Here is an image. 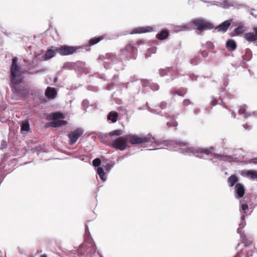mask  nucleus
<instances>
[{"instance_id": "f257e3e1", "label": "nucleus", "mask_w": 257, "mask_h": 257, "mask_svg": "<svg viewBox=\"0 0 257 257\" xmlns=\"http://www.w3.org/2000/svg\"><path fill=\"white\" fill-rule=\"evenodd\" d=\"M137 55V49L130 43L124 48L120 50L119 58L112 53H106L100 55L97 60L105 69H113L119 71L124 69L123 61L136 59Z\"/></svg>"}, {"instance_id": "f03ea898", "label": "nucleus", "mask_w": 257, "mask_h": 257, "mask_svg": "<svg viewBox=\"0 0 257 257\" xmlns=\"http://www.w3.org/2000/svg\"><path fill=\"white\" fill-rule=\"evenodd\" d=\"M17 62L18 58H13L11 67L12 90L17 97L25 98L29 94V89L23 83V79L19 74L20 70Z\"/></svg>"}, {"instance_id": "7ed1b4c3", "label": "nucleus", "mask_w": 257, "mask_h": 257, "mask_svg": "<svg viewBox=\"0 0 257 257\" xmlns=\"http://www.w3.org/2000/svg\"><path fill=\"white\" fill-rule=\"evenodd\" d=\"M119 85L121 88L125 89L131 88L133 89L134 87H136L135 92H139L141 86L143 87H150L153 91H157L159 89V86L158 84L152 82L148 80L138 79L135 75L131 76L127 82L120 83Z\"/></svg>"}, {"instance_id": "20e7f679", "label": "nucleus", "mask_w": 257, "mask_h": 257, "mask_svg": "<svg viewBox=\"0 0 257 257\" xmlns=\"http://www.w3.org/2000/svg\"><path fill=\"white\" fill-rule=\"evenodd\" d=\"M176 144L179 147V152L186 155H194L201 159H206L202 154H208L210 153V150L208 149L190 147L187 143L179 142Z\"/></svg>"}, {"instance_id": "39448f33", "label": "nucleus", "mask_w": 257, "mask_h": 257, "mask_svg": "<svg viewBox=\"0 0 257 257\" xmlns=\"http://www.w3.org/2000/svg\"><path fill=\"white\" fill-rule=\"evenodd\" d=\"M128 141L132 145L147 144V147L156 143L155 139L150 134L147 135H129L127 136Z\"/></svg>"}, {"instance_id": "423d86ee", "label": "nucleus", "mask_w": 257, "mask_h": 257, "mask_svg": "<svg viewBox=\"0 0 257 257\" xmlns=\"http://www.w3.org/2000/svg\"><path fill=\"white\" fill-rule=\"evenodd\" d=\"M78 252L81 254L86 255V257H94L95 255V245L94 244L92 240L90 239L82 243L79 246Z\"/></svg>"}, {"instance_id": "0eeeda50", "label": "nucleus", "mask_w": 257, "mask_h": 257, "mask_svg": "<svg viewBox=\"0 0 257 257\" xmlns=\"http://www.w3.org/2000/svg\"><path fill=\"white\" fill-rule=\"evenodd\" d=\"M192 24L197 27L198 33L202 34L203 30H211L214 28L213 25L204 19H196L193 20Z\"/></svg>"}, {"instance_id": "6e6552de", "label": "nucleus", "mask_w": 257, "mask_h": 257, "mask_svg": "<svg viewBox=\"0 0 257 257\" xmlns=\"http://www.w3.org/2000/svg\"><path fill=\"white\" fill-rule=\"evenodd\" d=\"M127 141L128 140L126 136L125 138L120 137L112 141L110 146L120 151H123L127 147Z\"/></svg>"}, {"instance_id": "1a4fd4ad", "label": "nucleus", "mask_w": 257, "mask_h": 257, "mask_svg": "<svg viewBox=\"0 0 257 257\" xmlns=\"http://www.w3.org/2000/svg\"><path fill=\"white\" fill-rule=\"evenodd\" d=\"M225 89L224 88L221 87L219 90V97L212 95L211 97V105L212 106H215L217 104H220L222 105L223 107L225 108L226 109H228V107L223 102V98H222V93L225 92Z\"/></svg>"}, {"instance_id": "9d476101", "label": "nucleus", "mask_w": 257, "mask_h": 257, "mask_svg": "<svg viewBox=\"0 0 257 257\" xmlns=\"http://www.w3.org/2000/svg\"><path fill=\"white\" fill-rule=\"evenodd\" d=\"M78 48L77 47L63 45L56 49V51L62 56H66L72 54L76 52Z\"/></svg>"}, {"instance_id": "9b49d317", "label": "nucleus", "mask_w": 257, "mask_h": 257, "mask_svg": "<svg viewBox=\"0 0 257 257\" xmlns=\"http://www.w3.org/2000/svg\"><path fill=\"white\" fill-rule=\"evenodd\" d=\"M83 131L81 128H77L75 131L71 132L68 135V138L70 139L69 145H74L77 141L78 138L82 135Z\"/></svg>"}, {"instance_id": "f8f14e48", "label": "nucleus", "mask_w": 257, "mask_h": 257, "mask_svg": "<svg viewBox=\"0 0 257 257\" xmlns=\"http://www.w3.org/2000/svg\"><path fill=\"white\" fill-rule=\"evenodd\" d=\"M159 74L161 77H163L166 75H168L169 74H171L172 72L175 73L176 74V77L172 75L171 76V80H173L175 78L178 77L181 75L177 71V69L176 68L173 67H166L164 69H160L159 70Z\"/></svg>"}, {"instance_id": "ddd939ff", "label": "nucleus", "mask_w": 257, "mask_h": 257, "mask_svg": "<svg viewBox=\"0 0 257 257\" xmlns=\"http://www.w3.org/2000/svg\"><path fill=\"white\" fill-rule=\"evenodd\" d=\"M253 32L246 33L244 34V38L249 42H253L257 46V27L253 28Z\"/></svg>"}, {"instance_id": "4468645a", "label": "nucleus", "mask_w": 257, "mask_h": 257, "mask_svg": "<svg viewBox=\"0 0 257 257\" xmlns=\"http://www.w3.org/2000/svg\"><path fill=\"white\" fill-rule=\"evenodd\" d=\"M235 197L236 199L242 197L244 194L245 190L243 185L238 183L235 185Z\"/></svg>"}, {"instance_id": "2eb2a0df", "label": "nucleus", "mask_w": 257, "mask_h": 257, "mask_svg": "<svg viewBox=\"0 0 257 257\" xmlns=\"http://www.w3.org/2000/svg\"><path fill=\"white\" fill-rule=\"evenodd\" d=\"M154 31V29L152 27L147 26L144 27H138L134 28L132 32L130 33L131 34H141L144 33L151 32Z\"/></svg>"}, {"instance_id": "dca6fc26", "label": "nucleus", "mask_w": 257, "mask_h": 257, "mask_svg": "<svg viewBox=\"0 0 257 257\" xmlns=\"http://www.w3.org/2000/svg\"><path fill=\"white\" fill-rule=\"evenodd\" d=\"M0 109H3L4 111H1L0 112V120L2 122H6L9 119V117L5 114L6 107L4 105L3 98L1 95H0Z\"/></svg>"}, {"instance_id": "f3484780", "label": "nucleus", "mask_w": 257, "mask_h": 257, "mask_svg": "<svg viewBox=\"0 0 257 257\" xmlns=\"http://www.w3.org/2000/svg\"><path fill=\"white\" fill-rule=\"evenodd\" d=\"M57 95V91L55 88L48 87L45 91V95L49 99L54 98Z\"/></svg>"}, {"instance_id": "a211bd4d", "label": "nucleus", "mask_w": 257, "mask_h": 257, "mask_svg": "<svg viewBox=\"0 0 257 257\" xmlns=\"http://www.w3.org/2000/svg\"><path fill=\"white\" fill-rule=\"evenodd\" d=\"M230 25L231 23L229 21L227 20L222 22L218 26L216 27L215 29H218V31L225 32Z\"/></svg>"}, {"instance_id": "6ab92c4d", "label": "nucleus", "mask_w": 257, "mask_h": 257, "mask_svg": "<svg viewBox=\"0 0 257 257\" xmlns=\"http://www.w3.org/2000/svg\"><path fill=\"white\" fill-rule=\"evenodd\" d=\"M220 4H218V7L225 9H228L234 6L233 2L230 0H222L220 2Z\"/></svg>"}, {"instance_id": "aec40b11", "label": "nucleus", "mask_w": 257, "mask_h": 257, "mask_svg": "<svg viewBox=\"0 0 257 257\" xmlns=\"http://www.w3.org/2000/svg\"><path fill=\"white\" fill-rule=\"evenodd\" d=\"M236 43L232 39H229L226 43V47L228 50L234 51L236 48Z\"/></svg>"}, {"instance_id": "412c9836", "label": "nucleus", "mask_w": 257, "mask_h": 257, "mask_svg": "<svg viewBox=\"0 0 257 257\" xmlns=\"http://www.w3.org/2000/svg\"><path fill=\"white\" fill-rule=\"evenodd\" d=\"M67 121L64 120H54L51 122V126L53 127H58L67 124Z\"/></svg>"}, {"instance_id": "4be33fe9", "label": "nucleus", "mask_w": 257, "mask_h": 257, "mask_svg": "<svg viewBox=\"0 0 257 257\" xmlns=\"http://www.w3.org/2000/svg\"><path fill=\"white\" fill-rule=\"evenodd\" d=\"M252 58V52L249 49H246L242 56V60L244 62L249 61Z\"/></svg>"}, {"instance_id": "5701e85b", "label": "nucleus", "mask_w": 257, "mask_h": 257, "mask_svg": "<svg viewBox=\"0 0 257 257\" xmlns=\"http://www.w3.org/2000/svg\"><path fill=\"white\" fill-rule=\"evenodd\" d=\"M118 113L115 111H110L107 116L108 120H110L112 122L114 123L117 120Z\"/></svg>"}, {"instance_id": "b1692460", "label": "nucleus", "mask_w": 257, "mask_h": 257, "mask_svg": "<svg viewBox=\"0 0 257 257\" xmlns=\"http://www.w3.org/2000/svg\"><path fill=\"white\" fill-rule=\"evenodd\" d=\"M169 36V33L167 30H162L160 33H158L156 37L160 40L166 39Z\"/></svg>"}, {"instance_id": "393cba45", "label": "nucleus", "mask_w": 257, "mask_h": 257, "mask_svg": "<svg viewBox=\"0 0 257 257\" xmlns=\"http://www.w3.org/2000/svg\"><path fill=\"white\" fill-rule=\"evenodd\" d=\"M227 181L230 187H233L238 181V178L236 176L233 175L230 176L227 179Z\"/></svg>"}, {"instance_id": "a878e982", "label": "nucleus", "mask_w": 257, "mask_h": 257, "mask_svg": "<svg viewBox=\"0 0 257 257\" xmlns=\"http://www.w3.org/2000/svg\"><path fill=\"white\" fill-rule=\"evenodd\" d=\"M167 117L170 119L169 121L167 122V125L169 127H176L178 123L175 120V118L174 116H171V115H167L166 116Z\"/></svg>"}, {"instance_id": "bb28decb", "label": "nucleus", "mask_w": 257, "mask_h": 257, "mask_svg": "<svg viewBox=\"0 0 257 257\" xmlns=\"http://www.w3.org/2000/svg\"><path fill=\"white\" fill-rule=\"evenodd\" d=\"M237 232L238 234H240V237L242 238L244 245L246 246L248 245L249 244V241L247 239L246 236L244 235L243 230H242L239 228H238Z\"/></svg>"}, {"instance_id": "cd10ccee", "label": "nucleus", "mask_w": 257, "mask_h": 257, "mask_svg": "<svg viewBox=\"0 0 257 257\" xmlns=\"http://www.w3.org/2000/svg\"><path fill=\"white\" fill-rule=\"evenodd\" d=\"M30 130V124L27 120L22 121L21 125V132H28Z\"/></svg>"}, {"instance_id": "c85d7f7f", "label": "nucleus", "mask_w": 257, "mask_h": 257, "mask_svg": "<svg viewBox=\"0 0 257 257\" xmlns=\"http://www.w3.org/2000/svg\"><path fill=\"white\" fill-rule=\"evenodd\" d=\"M55 51H56V50H48L44 55V60H47L53 57L55 55Z\"/></svg>"}, {"instance_id": "c756f323", "label": "nucleus", "mask_w": 257, "mask_h": 257, "mask_svg": "<svg viewBox=\"0 0 257 257\" xmlns=\"http://www.w3.org/2000/svg\"><path fill=\"white\" fill-rule=\"evenodd\" d=\"M119 76L118 74H115L114 75L113 78H112V82L111 84H109L107 86V89L108 90H111L113 88L114 85H116L117 84H115V82H116V80H118Z\"/></svg>"}, {"instance_id": "7c9ffc66", "label": "nucleus", "mask_w": 257, "mask_h": 257, "mask_svg": "<svg viewBox=\"0 0 257 257\" xmlns=\"http://www.w3.org/2000/svg\"><path fill=\"white\" fill-rule=\"evenodd\" d=\"M97 173L99 175L100 179L103 181H105L106 180V178L105 177V173L102 167H98L97 169Z\"/></svg>"}, {"instance_id": "2f4dec72", "label": "nucleus", "mask_w": 257, "mask_h": 257, "mask_svg": "<svg viewBox=\"0 0 257 257\" xmlns=\"http://www.w3.org/2000/svg\"><path fill=\"white\" fill-rule=\"evenodd\" d=\"M122 134V131L121 130H117L112 131L108 134L104 135V138H107L108 136H119Z\"/></svg>"}, {"instance_id": "473e14b6", "label": "nucleus", "mask_w": 257, "mask_h": 257, "mask_svg": "<svg viewBox=\"0 0 257 257\" xmlns=\"http://www.w3.org/2000/svg\"><path fill=\"white\" fill-rule=\"evenodd\" d=\"M246 175L247 177L252 180H257V172L254 171H247Z\"/></svg>"}, {"instance_id": "72a5a7b5", "label": "nucleus", "mask_w": 257, "mask_h": 257, "mask_svg": "<svg viewBox=\"0 0 257 257\" xmlns=\"http://www.w3.org/2000/svg\"><path fill=\"white\" fill-rule=\"evenodd\" d=\"M156 51H157V48L156 47H151L150 48H149L146 54H145V57L146 58H149L150 57H151L152 54H155L156 53Z\"/></svg>"}, {"instance_id": "f704fd0d", "label": "nucleus", "mask_w": 257, "mask_h": 257, "mask_svg": "<svg viewBox=\"0 0 257 257\" xmlns=\"http://www.w3.org/2000/svg\"><path fill=\"white\" fill-rule=\"evenodd\" d=\"M103 39V38L102 37H94L93 38H91L89 41V46H92L93 45H95L98 43L99 41H100L101 40Z\"/></svg>"}, {"instance_id": "c9c22d12", "label": "nucleus", "mask_w": 257, "mask_h": 257, "mask_svg": "<svg viewBox=\"0 0 257 257\" xmlns=\"http://www.w3.org/2000/svg\"><path fill=\"white\" fill-rule=\"evenodd\" d=\"M240 211L241 212L242 214H244L245 215L246 210L248 209V206L247 204H242V201H240Z\"/></svg>"}, {"instance_id": "e433bc0d", "label": "nucleus", "mask_w": 257, "mask_h": 257, "mask_svg": "<svg viewBox=\"0 0 257 257\" xmlns=\"http://www.w3.org/2000/svg\"><path fill=\"white\" fill-rule=\"evenodd\" d=\"M220 160L223 161H228L231 162L233 161V158L232 156L229 155H221Z\"/></svg>"}, {"instance_id": "4c0bfd02", "label": "nucleus", "mask_w": 257, "mask_h": 257, "mask_svg": "<svg viewBox=\"0 0 257 257\" xmlns=\"http://www.w3.org/2000/svg\"><path fill=\"white\" fill-rule=\"evenodd\" d=\"M189 29V25H184L180 26H177L176 27V31L177 32L186 31Z\"/></svg>"}, {"instance_id": "58836bf2", "label": "nucleus", "mask_w": 257, "mask_h": 257, "mask_svg": "<svg viewBox=\"0 0 257 257\" xmlns=\"http://www.w3.org/2000/svg\"><path fill=\"white\" fill-rule=\"evenodd\" d=\"M245 27L243 26H239L235 29L234 32L237 35L242 33L245 31Z\"/></svg>"}, {"instance_id": "ea45409f", "label": "nucleus", "mask_w": 257, "mask_h": 257, "mask_svg": "<svg viewBox=\"0 0 257 257\" xmlns=\"http://www.w3.org/2000/svg\"><path fill=\"white\" fill-rule=\"evenodd\" d=\"M200 62V59L199 56H195L190 60L191 64L196 65Z\"/></svg>"}, {"instance_id": "a19ab883", "label": "nucleus", "mask_w": 257, "mask_h": 257, "mask_svg": "<svg viewBox=\"0 0 257 257\" xmlns=\"http://www.w3.org/2000/svg\"><path fill=\"white\" fill-rule=\"evenodd\" d=\"M114 165H115V163L112 162L111 164L107 163V164H106L105 165H104L103 164L102 166L103 167H104L105 168L106 171L107 172H109L111 170V169L113 168V167L114 166Z\"/></svg>"}, {"instance_id": "79ce46f5", "label": "nucleus", "mask_w": 257, "mask_h": 257, "mask_svg": "<svg viewBox=\"0 0 257 257\" xmlns=\"http://www.w3.org/2000/svg\"><path fill=\"white\" fill-rule=\"evenodd\" d=\"M245 215L244 214L242 215V216H241V221L239 224V228L240 229H241L242 230V229L241 228L244 227L246 225V223L245 221Z\"/></svg>"}, {"instance_id": "37998d69", "label": "nucleus", "mask_w": 257, "mask_h": 257, "mask_svg": "<svg viewBox=\"0 0 257 257\" xmlns=\"http://www.w3.org/2000/svg\"><path fill=\"white\" fill-rule=\"evenodd\" d=\"M53 116L54 118L55 119L54 120H56V119L58 118L63 119L64 118V114L60 112H57L54 113Z\"/></svg>"}, {"instance_id": "c03bdc74", "label": "nucleus", "mask_w": 257, "mask_h": 257, "mask_svg": "<svg viewBox=\"0 0 257 257\" xmlns=\"http://www.w3.org/2000/svg\"><path fill=\"white\" fill-rule=\"evenodd\" d=\"M247 106L245 104L240 106L238 110V113L240 114H245Z\"/></svg>"}, {"instance_id": "a18cd8bd", "label": "nucleus", "mask_w": 257, "mask_h": 257, "mask_svg": "<svg viewBox=\"0 0 257 257\" xmlns=\"http://www.w3.org/2000/svg\"><path fill=\"white\" fill-rule=\"evenodd\" d=\"M73 67V64L70 62H66L64 64L63 68L65 69H71Z\"/></svg>"}, {"instance_id": "49530a36", "label": "nucleus", "mask_w": 257, "mask_h": 257, "mask_svg": "<svg viewBox=\"0 0 257 257\" xmlns=\"http://www.w3.org/2000/svg\"><path fill=\"white\" fill-rule=\"evenodd\" d=\"M101 163V162L99 158H96V159H94L92 161V164L95 167H99V166L100 165Z\"/></svg>"}, {"instance_id": "de8ad7c7", "label": "nucleus", "mask_w": 257, "mask_h": 257, "mask_svg": "<svg viewBox=\"0 0 257 257\" xmlns=\"http://www.w3.org/2000/svg\"><path fill=\"white\" fill-rule=\"evenodd\" d=\"M201 1L202 2H203L204 3H208L209 4L207 5L208 7H209L210 6H216L218 7V4H220V2L212 1L211 2H207V1H205L204 0H201Z\"/></svg>"}, {"instance_id": "09e8293b", "label": "nucleus", "mask_w": 257, "mask_h": 257, "mask_svg": "<svg viewBox=\"0 0 257 257\" xmlns=\"http://www.w3.org/2000/svg\"><path fill=\"white\" fill-rule=\"evenodd\" d=\"M205 155L210 156L216 159H219L220 160L221 155L215 153H212L210 151V153L208 154H205Z\"/></svg>"}, {"instance_id": "8fccbe9b", "label": "nucleus", "mask_w": 257, "mask_h": 257, "mask_svg": "<svg viewBox=\"0 0 257 257\" xmlns=\"http://www.w3.org/2000/svg\"><path fill=\"white\" fill-rule=\"evenodd\" d=\"M89 105V102L87 100H84L82 102V107L84 109H86Z\"/></svg>"}, {"instance_id": "3c124183", "label": "nucleus", "mask_w": 257, "mask_h": 257, "mask_svg": "<svg viewBox=\"0 0 257 257\" xmlns=\"http://www.w3.org/2000/svg\"><path fill=\"white\" fill-rule=\"evenodd\" d=\"M206 47L209 49H213L214 48V45L213 44L209 41H208L206 43Z\"/></svg>"}, {"instance_id": "603ef678", "label": "nucleus", "mask_w": 257, "mask_h": 257, "mask_svg": "<svg viewBox=\"0 0 257 257\" xmlns=\"http://www.w3.org/2000/svg\"><path fill=\"white\" fill-rule=\"evenodd\" d=\"M189 77L192 81H194V80L197 81V79L198 78V76L195 75L194 74H189Z\"/></svg>"}, {"instance_id": "864d4df0", "label": "nucleus", "mask_w": 257, "mask_h": 257, "mask_svg": "<svg viewBox=\"0 0 257 257\" xmlns=\"http://www.w3.org/2000/svg\"><path fill=\"white\" fill-rule=\"evenodd\" d=\"M183 104L185 106H188L189 104L193 105V103L189 99H185L183 101Z\"/></svg>"}, {"instance_id": "5fc2aeb1", "label": "nucleus", "mask_w": 257, "mask_h": 257, "mask_svg": "<svg viewBox=\"0 0 257 257\" xmlns=\"http://www.w3.org/2000/svg\"><path fill=\"white\" fill-rule=\"evenodd\" d=\"M243 127L245 130L249 131L251 129L252 127L251 125H248L247 123L243 124Z\"/></svg>"}, {"instance_id": "6e6d98bb", "label": "nucleus", "mask_w": 257, "mask_h": 257, "mask_svg": "<svg viewBox=\"0 0 257 257\" xmlns=\"http://www.w3.org/2000/svg\"><path fill=\"white\" fill-rule=\"evenodd\" d=\"M7 146V142L6 141H3L1 143V145L0 146V149L3 150L5 149Z\"/></svg>"}, {"instance_id": "4d7b16f0", "label": "nucleus", "mask_w": 257, "mask_h": 257, "mask_svg": "<svg viewBox=\"0 0 257 257\" xmlns=\"http://www.w3.org/2000/svg\"><path fill=\"white\" fill-rule=\"evenodd\" d=\"M209 52L207 50H204L201 52V55L204 58H206L208 55Z\"/></svg>"}, {"instance_id": "13d9d810", "label": "nucleus", "mask_w": 257, "mask_h": 257, "mask_svg": "<svg viewBox=\"0 0 257 257\" xmlns=\"http://www.w3.org/2000/svg\"><path fill=\"white\" fill-rule=\"evenodd\" d=\"M167 105V103L165 101H163L160 104V107L162 109H163L166 108Z\"/></svg>"}, {"instance_id": "bf43d9fd", "label": "nucleus", "mask_w": 257, "mask_h": 257, "mask_svg": "<svg viewBox=\"0 0 257 257\" xmlns=\"http://www.w3.org/2000/svg\"><path fill=\"white\" fill-rule=\"evenodd\" d=\"M253 115L252 114V112H245V113L244 114L243 117L245 119H246L248 117L250 116L251 115Z\"/></svg>"}, {"instance_id": "052dcab7", "label": "nucleus", "mask_w": 257, "mask_h": 257, "mask_svg": "<svg viewBox=\"0 0 257 257\" xmlns=\"http://www.w3.org/2000/svg\"><path fill=\"white\" fill-rule=\"evenodd\" d=\"M127 156V154H125V155H123V156H119L118 158V159H117V160H116L117 162H118L119 161H121V160L124 159Z\"/></svg>"}, {"instance_id": "680f3d73", "label": "nucleus", "mask_w": 257, "mask_h": 257, "mask_svg": "<svg viewBox=\"0 0 257 257\" xmlns=\"http://www.w3.org/2000/svg\"><path fill=\"white\" fill-rule=\"evenodd\" d=\"M176 95H180V96H181L182 97L184 96V95H182L178 91H174L173 92V93H172V97H174Z\"/></svg>"}, {"instance_id": "e2e57ef3", "label": "nucleus", "mask_w": 257, "mask_h": 257, "mask_svg": "<svg viewBox=\"0 0 257 257\" xmlns=\"http://www.w3.org/2000/svg\"><path fill=\"white\" fill-rule=\"evenodd\" d=\"M90 235V232L89 231L88 227L87 224H85V235Z\"/></svg>"}, {"instance_id": "0e129e2a", "label": "nucleus", "mask_w": 257, "mask_h": 257, "mask_svg": "<svg viewBox=\"0 0 257 257\" xmlns=\"http://www.w3.org/2000/svg\"><path fill=\"white\" fill-rule=\"evenodd\" d=\"M252 251L251 250H247V252H246V256L247 257H249L250 256H252Z\"/></svg>"}, {"instance_id": "69168bd1", "label": "nucleus", "mask_w": 257, "mask_h": 257, "mask_svg": "<svg viewBox=\"0 0 257 257\" xmlns=\"http://www.w3.org/2000/svg\"><path fill=\"white\" fill-rule=\"evenodd\" d=\"M229 111L231 112V116L235 118L236 117V114L235 113V112L233 110H231L230 109H229Z\"/></svg>"}, {"instance_id": "338daca9", "label": "nucleus", "mask_w": 257, "mask_h": 257, "mask_svg": "<svg viewBox=\"0 0 257 257\" xmlns=\"http://www.w3.org/2000/svg\"><path fill=\"white\" fill-rule=\"evenodd\" d=\"M199 111H200V110L198 108H195L194 109V112L195 114H198L199 112Z\"/></svg>"}, {"instance_id": "774afa93", "label": "nucleus", "mask_w": 257, "mask_h": 257, "mask_svg": "<svg viewBox=\"0 0 257 257\" xmlns=\"http://www.w3.org/2000/svg\"><path fill=\"white\" fill-rule=\"evenodd\" d=\"M234 257H242V253L240 252H238L236 255Z\"/></svg>"}]
</instances>
